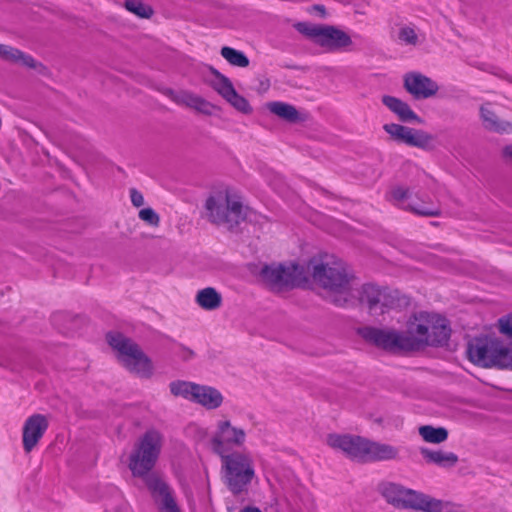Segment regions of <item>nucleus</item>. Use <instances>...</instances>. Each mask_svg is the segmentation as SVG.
<instances>
[{
  "label": "nucleus",
  "mask_w": 512,
  "mask_h": 512,
  "mask_svg": "<svg viewBox=\"0 0 512 512\" xmlns=\"http://www.w3.org/2000/svg\"><path fill=\"white\" fill-rule=\"evenodd\" d=\"M360 336L367 342L388 351L407 350L404 334L394 330L363 327L358 330Z\"/></svg>",
  "instance_id": "obj_14"
},
{
  "label": "nucleus",
  "mask_w": 512,
  "mask_h": 512,
  "mask_svg": "<svg viewBox=\"0 0 512 512\" xmlns=\"http://www.w3.org/2000/svg\"><path fill=\"white\" fill-rule=\"evenodd\" d=\"M227 102L237 111L243 114H250L252 112V107L248 100L238 94L237 91L230 98H228Z\"/></svg>",
  "instance_id": "obj_36"
},
{
  "label": "nucleus",
  "mask_w": 512,
  "mask_h": 512,
  "mask_svg": "<svg viewBox=\"0 0 512 512\" xmlns=\"http://www.w3.org/2000/svg\"><path fill=\"white\" fill-rule=\"evenodd\" d=\"M420 453L427 462L436 464L442 468L454 467L459 460L455 453L442 450L421 448Z\"/></svg>",
  "instance_id": "obj_23"
},
{
  "label": "nucleus",
  "mask_w": 512,
  "mask_h": 512,
  "mask_svg": "<svg viewBox=\"0 0 512 512\" xmlns=\"http://www.w3.org/2000/svg\"><path fill=\"white\" fill-rule=\"evenodd\" d=\"M179 355L183 360H189L193 358L194 352L187 347L181 346L179 350Z\"/></svg>",
  "instance_id": "obj_43"
},
{
  "label": "nucleus",
  "mask_w": 512,
  "mask_h": 512,
  "mask_svg": "<svg viewBox=\"0 0 512 512\" xmlns=\"http://www.w3.org/2000/svg\"><path fill=\"white\" fill-rule=\"evenodd\" d=\"M398 39L402 44L415 46L418 43V35L414 28L403 26L399 29Z\"/></svg>",
  "instance_id": "obj_37"
},
{
  "label": "nucleus",
  "mask_w": 512,
  "mask_h": 512,
  "mask_svg": "<svg viewBox=\"0 0 512 512\" xmlns=\"http://www.w3.org/2000/svg\"><path fill=\"white\" fill-rule=\"evenodd\" d=\"M451 329L445 318L438 314H433V321L429 331L428 345L443 346L447 344L450 337Z\"/></svg>",
  "instance_id": "obj_22"
},
{
  "label": "nucleus",
  "mask_w": 512,
  "mask_h": 512,
  "mask_svg": "<svg viewBox=\"0 0 512 512\" xmlns=\"http://www.w3.org/2000/svg\"><path fill=\"white\" fill-rule=\"evenodd\" d=\"M124 7L140 18H150L153 14L151 6L144 4L141 0H126Z\"/></svg>",
  "instance_id": "obj_33"
},
{
  "label": "nucleus",
  "mask_w": 512,
  "mask_h": 512,
  "mask_svg": "<svg viewBox=\"0 0 512 512\" xmlns=\"http://www.w3.org/2000/svg\"><path fill=\"white\" fill-rule=\"evenodd\" d=\"M419 434L426 442L434 444L442 443L448 438V431L445 428H435L430 425L421 426Z\"/></svg>",
  "instance_id": "obj_29"
},
{
  "label": "nucleus",
  "mask_w": 512,
  "mask_h": 512,
  "mask_svg": "<svg viewBox=\"0 0 512 512\" xmlns=\"http://www.w3.org/2000/svg\"><path fill=\"white\" fill-rule=\"evenodd\" d=\"M199 384L183 380H175L170 382L169 389L173 396L183 397L186 400H194V394L197 391Z\"/></svg>",
  "instance_id": "obj_27"
},
{
  "label": "nucleus",
  "mask_w": 512,
  "mask_h": 512,
  "mask_svg": "<svg viewBox=\"0 0 512 512\" xmlns=\"http://www.w3.org/2000/svg\"><path fill=\"white\" fill-rule=\"evenodd\" d=\"M382 103L397 115L402 122H415L421 124L423 120L410 108V106L401 99L385 95L382 97Z\"/></svg>",
  "instance_id": "obj_20"
},
{
  "label": "nucleus",
  "mask_w": 512,
  "mask_h": 512,
  "mask_svg": "<svg viewBox=\"0 0 512 512\" xmlns=\"http://www.w3.org/2000/svg\"><path fill=\"white\" fill-rule=\"evenodd\" d=\"M381 295H383V289L372 284L363 286L361 300L368 305L372 314H378Z\"/></svg>",
  "instance_id": "obj_28"
},
{
  "label": "nucleus",
  "mask_w": 512,
  "mask_h": 512,
  "mask_svg": "<svg viewBox=\"0 0 512 512\" xmlns=\"http://www.w3.org/2000/svg\"><path fill=\"white\" fill-rule=\"evenodd\" d=\"M220 53L221 56L232 66L244 68L249 65V59L242 51L224 46Z\"/></svg>",
  "instance_id": "obj_30"
},
{
  "label": "nucleus",
  "mask_w": 512,
  "mask_h": 512,
  "mask_svg": "<svg viewBox=\"0 0 512 512\" xmlns=\"http://www.w3.org/2000/svg\"><path fill=\"white\" fill-rule=\"evenodd\" d=\"M383 129L393 140L411 147L426 149L433 141V136L424 130L414 129L400 124H385Z\"/></svg>",
  "instance_id": "obj_15"
},
{
  "label": "nucleus",
  "mask_w": 512,
  "mask_h": 512,
  "mask_svg": "<svg viewBox=\"0 0 512 512\" xmlns=\"http://www.w3.org/2000/svg\"><path fill=\"white\" fill-rule=\"evenodd\" d=\"M168 95L171 98V100L174 101L176 104L183 105L189 108L192 105L193 100L196 98L197 94L185 90L179 92L169 90Z\"/></svg>",
  "instance_id": "obj_35"
},
{
  "label": "nucleus",
  "mask_w": 512,
  "mask_h": 512,
  "mask_svg": "<svg viewBox=\"0 0 512 512\" xmlns=\"http://www.w3.org/2000/svg\"><path fill=\"white\" fill-rule=\"evenodd\" d=\"M378 492L386 502L398 509H412L423 512H448V503L405 486L384 481L378 485Z\"/></svg>",
  "instance_id": "obj_3"
},
{
  "label": "nucleus",
  "mask_w": 512,
  "mask_h": 512,
  "mask_svg": "<svg viewBox=\"0 0 512 512\" xmlns=\"http://www.w3.org/2000/svg\"><path fill=\"white\" fill-rule=\"evenodd\" d=\"M218 456L221 459V470L227 488L234 495L241 494L256 475L252 455L246 451H232Z\"/></svg>",
  "instance_id": "obj_5"
},
{
  "label": "nucleus",
  "mask_w": 512,
  "mask_h": 512,
  "mask_svg": "<svg viewBox=\"0 0 512 512\" xmlns=\"http://www.w3.org/2000/svg\"><path fill=\"white\" fill-rule=\"evenodd\" d=\"M130 199L135 207H140L144 204V197L142 193L135 188L130 189Z\"/></svg>",
  "instance_id": "obj_42"
},
{
  "label": "nucleus",
  "mask_w": 512,
  "mask_h": 512,
  "mask_svg": "<svg viewBox=\"0 0 512 512\" xmlns=\"http://www.w3.org/2000/svg\"><path fill=\"white\" fill-rule=\"evenodd\" d=\"M195 302L203 310L214 311L221 307L223 298L215 288L206 287L197 292Z\"/></svg>",
  "instance_id": "obj_24"
},
{
  "label": "nucleus",
  "mask_w": 512,
  "mask_h": 512,
  "mask_svg": "<svg viewBox=\"0 0 512 512\" xmlns=\"http://www.w3.org/2000/svg\"><path fill=\"white\" fill-rule=\"evenodd\" d=\"M480 117L486 130L499 134L512 133V123L499 119L490 104L481 106Z\"/></svg>",
  "instance_id": "obj_19"
},
{
  "label": "nucleus",
  "mask_w": 512,
  "mask_h": 512,
  "mask_svg": "<svg viewBox=\"0 0 512 512\" xmlns=\"http://www.w3.org/2000/svg\"><path fill=\"white\" fill-rule=\"evenodd\" d=\"M401 305V299L398 291H392L387 288H383V295L380 298V304L378 308V314L384 313V308H396Z\"/></svg>",
  "instance_id": "obj_32"
},
{
  "label": "nucleus",
  "mask_w": 512,
  "mask_h": 512,
  "mask_svg": "<svg viewBox=\"0 0 512 512\" xmlns=\"http://www.w3.org/2000/svg\"><path fill=\"white\" fill-rule=\"evenodd\" d=\"M109 345L117 352L118 360L131 373L141 378H151L154 367L151 359L130 338L119 332L107 334Z\"/></svg>",
  "instance_id": "obj_7"
},
{
  "label": "nucleus",
  "mask_w": 512,
  "mask_h": 512,
  "mask_svg": "<svg viewBox=\"0 0 512 512\" xmlns=\"http://www.w3.org/2000/svg\"><path fill=\"white\" fill-rule=\"evenodd\" d=\"M138 216L142 221L153 227H157L160 223L159 215L152 208L140 210Z\"/></svg>",
  "instance_id": "obj_40"
},
{
  "label": "nucleus",
  "mask_w": 512,
  "mask_h": 512,
  "mask_svg": "<svg viewBox=\"0 0 512 512\" xmlns=\"http://www.w3.org/2000/svg\"><path fill=\"white\" fill-rule=\"evenodd\" d=\"M189 108L197 111L198 113L210 116L213 114V110L216 106L201 96L196 95V98L193 100V103Z\"/></svg>",
  "instance_id": "obj_39"
},
{
  "label": "nucleus",
  "mask_w": 512,
  "mask_h": 512,
  "mask_svg": "<svg viewBox=\"0 0 512 512\" xmlns=\"http://www.w3.org/2000/svg\"><path fill=\"white\" fill-rule=\"evenodd\" d=\"M168 95L171 98V100L174 101L176 104L183 105L189 108L192 105L193 100L196 98L197 94L185 90L179 92L169 90Z\"/></svg>",
  "instance_id": "obj_34"
},
{
  "label": "nucleus",
  "mask_w": 512,
  "mask_h": 512,
  "mask_svg": "<svg viewBox=\"0 0 512 512\" xmlns=\"http://www.w3.org/2000/svg\"><path fill=\"white\" fill-rule=\"evenodd\" d=\"M469 360L481 367L512 369V347L492 338H474L467 346Z\"/></svg>",
  "instance_id": "obj_8"
},
{
  "label": "nucleus",
  "mask_w": 512,
  "mask_h": 512,
  "mask_svg": "<svg viewBox=\"0 0 512 512\" xmlns=\"http://www.w3.org/2000/svg\"><path fill=\"white\" fill-rule=\"evenodd\" d=\"M404 87L415 99H427L438 91L437 83L421 73L406 74Z\"/></svg>",
  "instance_id": "obj_18"
},
{
  "label": "nucleus",
  "mask_w": 512,
  "mask_h": 512,
  "mask_svg": "<svg viewBox=\"0 0 512 512\" xmlns=\"http://www.w3.org/2000/svg\"><path fill=\"white\" fill-rule=\"evenodd\" d=\"M224 401L222 393L215 387L208 385H198L194 394V403L201 405L207 410H215L219 408Z\"/></svg>",
  "instance_id": "obj_21"
},
{
  "label": "nucleus",
  "mask_w": 512,
  "mask_h": 512,
  "mask_svg": "<svg viewBox=\"0 0 512 512\" xmlns=\"http://www.w3.org/2000/svg\"><path fill=\"white\" fill-rule=\"evenodd\" d=\"M298 30L328 51L345 49L353 43L346 32L331 25L300 23L298 24Z\"/></svg>",
  "instance_id": "obj_10"
},
{
  "label": "nucleus",
  "mask_w": 512,
  "mask_h": 512,
  "mask_svg": "<svg viewBox=\"0 0 512 512\" xmlns=\"http://www.w3.org/2000/svg\"><path fill=\"white\" fill-rule=\"evenodd\" d=\"M306 270L311 271L314 282L334 294L337 305H343L353 296V275L342 261L329 264L312 260Z\"/></svg>",
  "instance_id": "obj_2"
},
{
  "label": "nucleus",
  "mask_w": 512,
  "mask_h": 512,
  "mask_svg": "<svg viewBox=\"0 0 512 512\" xmlns=\"http://www.w3.org/2000/svg\"><path fill=\"white\" fill-rule=\"evenodd\" d=\"M259 276L275 292L305 285L309 279L306 267L294 262L264 265Z\"/></svg>",
  "instance_id": "obj_9"
},
{
  "label": "nucleus",
  "mask_w": 512,
  "mask_h": 512,
  "mask_svg": "<svg viewBox=\"0 0 512 512\" xmlns=\"http://www.w3.org/2000/svg\"><path fill=\"white\" fill-rule=\"evenodd\" d=\"M147 488L155 502L158 512H182L174 490L158 475L147 478Z\"/></svg>",
  "instance_id": "obj_13"
},
{
  "label": "nucleus",
  "mask_w": 512,
  "mask_h": 512,
  "mask_svg": "<svg viewBox=\"0 0 512 512\" xmlns=\"http://www.w3.org/2000/svg\"><path fill=\"white\" fill-rule=\"evenodd\" d=\"M246 431L234 426L227 418L219 419L210 439L212 451L216 455L232 452L234 448H241L246 443Z\"/></svg>",
  "instance_id": "obj_11"
},
{
  "label": "nucleus",
  "mask_w": 512,
  "mask_h": 512,
  "mask_svg": "<svg viewBox=\"0 0 512 512\" xmlns=\"http://www.w3.org/2000/svg\"><path fill=\"white\" fill-rule=\"evenodd\" d=\"M267 107L271 113L288 122L295 123L300 120L299 112L291 104L275 101L268 103Z\"/></svg>",
  "instance_id": "obj_26"
},
{
  "label": "nucleus",
  "mask_w": 512,
  "mask_h": 512,
  "mask_svg": "<svg viewBox=\"0 0 512 512\" xmlns=\"http://www.w3.org/2000/svg\"><path fill=\"white\" fill-rule=\"evenodd\" d=\"M316 9H321L322 11L324 10L323 7H319V6H316Z\"/></svg>",
  "instance_id": "obj_46"
},
{
  "label": "nucleus",
  "mask_w": 512,
  "mask_h": 512,
  "mask_svg": "<svg viewBox=\"0 0 512 512\" xmlns=\"http://www.w3.org/2000/svg\"><path fill=\"white\" fill-rule=\"evenodd\" d=\"M216 80L213 84V88L227 101L235 92V88L232 82L224 75L217 71H214Z\"/></svg>",
  "instance_id": "obj_31"
},
{
  "label": "nucleus",
  "mask_w": 512,
  "mask_h": 512,
  "mask_svg": "<svg viewBox=\"0 0 512 512\" xmlns=\"http://www.w3.org/2000/svg\"><path fill=\"white\" fill-rule=\"evenodd\" d=\"M240 512H262L259 508L257 507H245L243 508L242 510H240Z\"/></svg>",
  "instance_id": "obj_45"
},
{
  "label": "nucleus",
  "mask_w": 512,
  "mask_h": 512,
  "mask_svg": "<svg viewBox=\"0 0 512 512\" xmlns=\"http://www.w3.org/2000/svg\"><path fill=\"white\" fill-rule=\"evenodd\" d=\"M501 333L512 337V315L507 316L499 320Z\"/></svg>",
  "instance_id": "obj_41"
},
{
  "label": "nucleus",
  "mask_w": 512,
  "mask_h": 512,
  "mask_svg": "<svg viewBox=\"0 0 512 512\" xmlns=\"http://www.w3.org/2000/svg\"><path fill=\"white\" fill-rule=\"evenodd\" d=\"M503 155L506 158H509L512 160V145H508L503 149Z\"/></svg>",
  "instance_id": "obj_44"
},
{
  "label": "nucleus",
  "mask_w": 512,
  "mask_h": 512,
  "mask_svg": "<svg viewBox=\"0 0 512 512\" xmlns=\"http://www.w3.org/2000/svg\"><path fill=\"white\" fill-rule=\"evenodd\" d=\"M162 446L163 435L158 430L149 429L135 443L129 455V469L133 476L144 479L146 485L147 478L151 476L149 472L154 468Z\"/></svg>",
  "instance_id": "obj_6"
},
{
  "label": "nucleus",
  "mask_w": 512,
  "mask_h": 512,
  "mask_svg": "<svg viewBox=\"0 0 512 512\" xmlns=\"http://www.w3.org/2000/svg\"><path fill=\"white\" fill-rule=\"evenodd\" d=\"M433 314L434 313L419 312L409 321L407 332L403 333L407 350H417L428 345Z\"/></svg>",
  "instance_id": "obj_12"
},
{
  "label": "nucleus",
  "mask_w": 512,
  "mask_h": 512,
  "mask_svg": "<svg viewBox=\"0 0 512 512\" xmlns=\"http://www.w3.org/2000/svg\"><path fill=\"white\" fill-rule=\"evenodd\" d=\"M48 419L42 414H33L23 425L22 442L26 453H29L38 444L48 429Z\"/></svg>",
  "instance_id": "obj_17"
},
{
  "label": "nucleus",
  "mask_w": 512,
  "mask_h": 512,
  "mask_svg": "<svg viewBox=\"0 0 512 512\" xmlns=\"http://www.w3.org/2000/svg\"><path fill=\"white\" fill-rule=\"evenodd\" d=\"M189 108L197 111L198 113L210 116L213 114V110L216 106L201 96L196 95V98L193 100V103Z\"/></svg>",
  "instance_id": "obj_38"
},
{
  "label": "nucleus",
  "mask_w": 512,
  "mask_h": 512,
  "mask_svg": "<svg viewBox=\"0 0 512 512\" xmlns=\"http://www.w3.org/2000/svg\"><path fill=\"white\" fill-rule=\"evenodd\" d=\"M205 211L210 222L229 229L239 225L246 216L240 197L227 188L210 194L205 202Z\"/></svg>",
  "instance_id": "obj_4"
},
{
  "label": "nucleus",
  "mask_w": 512,
  "mask_h": 512,
  "mask_svg": "<svg viewBox=\"0 0 512 512\" xmlns=\"http://www.w3.org/2000/svg\"><path fill=\"white\" fill-rule=\"evenodd\" d=\"M409 194V189L403 186L394 187L390 191V196L395 203L401 205L404 209H407L416 215L424 217H434L440 215V208L430 200H410L407 204H405L404 201L409 199Z\"/></svg>",
  "instance_id": "obj_16"
},
{
  "label": "nucleus",
  "mask_w": 512,
  "mask_h": 512,
  "mask_svg": "<svg viewBox=\"0 0 512 512\" xmlns=\"http://www.w3.org/2000/svg\"><path fill=\"white\" fill-rule=\"evenodd\" d=\"M0 58L30 68L36 67V62L31 56L22 53L18 49L3 44H0Z\"/></svg>",
  "instance_id": "obj_25"
},
{
  "label": "nucleus",
  "mask_w": 512,
  "mask_h": 512,
  "mask_svg": "<svg viewBox=\"0 0 512 512\" xmlns=\"http://www.w3.org/2000/svg\"><path fill=\"white\" fill-rule=\"evenodd\" d=\"M327 444L343 452L348 458L360 462L392 460L398 456L399 452L394 446L348 434H329Z\"/></svg>",
  "instance_id": "obj_1"
}]
</instances>
